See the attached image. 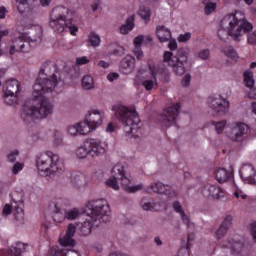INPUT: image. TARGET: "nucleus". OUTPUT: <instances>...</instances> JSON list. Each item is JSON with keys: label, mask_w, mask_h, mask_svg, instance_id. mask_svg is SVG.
<instances>
[{"label": "nucleus", "mask_w": 256, "mask_h": 256, "mask_svg": "<svg viewBox=\"0 0 256 256\" xmlns=\"http://www.w3.org/2000/svg\"><path fill=\"white\" fill-rule=\"evenodd\" d=\"M207 103L210 109H212L216 113H220V115H227V113H229V100L225 99L223 96L219 94L210 96L207 99Z\"/></svg>", "instance_id": "13"}, {"label": "nucleus", "mask_w": 256, "mask_h": 256, "mask_svg": "<svg viewBox=\"0 0 256 256\" xmlns=\"http://www.w3.org/2000/svg\"><path fill=\"white\" fill-rule=\"evenodd\" d=\"M77 65H87L89 63V59H87L85 56H82L80 58H76Z\"/></svg>", "instance_id": "56"}, {"label": "nucleus", "mask_w": 256, "mask_h": 256, "mask_svg": "<svg viewBox=\"0 0 256 256\" xmlns=\"http://www.w3.org/2000/svg\"><path fill=\"white\" fill-rule=\"evenodd\" d=\"M180 111L181 105L179 103L168 104L163 114L164 121H167V123H170L171 125H175V123H177V117H179Z\"/></svg>", "instance_id": "16"}, {"label": "nucleus", "mask_w": 256, "mask_h": 256, "mask_svg": "<svg viewBox=\"0 0 256 256\" xmlns=\"http://www.w3.org/2000/svg\"><path fill=\"white\" fill-rule=\"evenodd\" d=\"M133 53L134 55H136L138 61H141V59H143V50L140 47L134 48Z\"/></svg>", "instance_id": "54"}, {"label": "nucleus", "mask_w": 256, "mask_h": 256, "mask_svg": "<svg viewBox=\"0 0 256 256\" xmlns=\"http://www.w3.org/2000/svg\"><path fill=\"white\" fill-rule=\"evenodd\" d=\"M85 213H87V217L81 227L83 235H90L91 229L99 227L101 223H109L111 221V209L105 199L88 202Z\"/></svg>", "instance_id": "3"}, {"label": "nucleus", "mask_w": 256, "mask_h": 256, "mask_svg": "<svg viewBox=\"0 0 256 256\" xmlns=\"http://www.w3.org/2000/svg\"><path fill=\"white\" fill-rule=\"evenodd\" d=\"M25 247H27L25 243H21V242L16 243V245L10 249L11 256H21V253L25 251Z\"/></svg>", "instance_id": "38"}, {"label": "nucleus", "mask_w": 256, "mask_h": 256, "mask_svg": "<svg viewBox=\"0 0 256 256\" xmlns=\"http://www.w3.org/2000/svg\"><path fill=\"white\" fill-rule=\"evenodd\" d=\"M156 35L160 43H167V41H171V30L165 26H158L156 28Z\"/></svg>", "instance_id": "26"}, {"label": "nucleus", "mask_w": 256, "mask_h": 256, "mask_svg": "<svg viewBox=\"0 0 256 256\" xmlns=\"http://www.w3.org/2000/svg\"><path fill=\"white\" fill-rule=\"evenodd\" d=\"M117 176L118 175L112 174V176L105 181L106 187H110V189H113L114 191H119V182L117 181Z\"/></svg>", "instance_id": "39"}, {"label": "nucleus", "mask_w": 256, "mask_h": 256, "mask_svg": "<svg viewBox=\"0 0 256 256\" xmlns=\"http://www.w3.org/2000/svg\"><path fill=\"white\" fill-rule=\"evenodd\" d=\"M134 21H135V18H133V16H130L126 20V24L121 26L120 33H122V35H127V33H129V31H133V27H135Z\"/></svg>", "instance_id": "33"}, {"label": "nucleus", "mask_w": 256, "mask_h": 256, "mask_svg": "<svg viewBox=\"0 0 256 256\" xmlns=\"http://www.w3.org/2000/svg\"><path fill=\"white\" fill-rule=\"evenodd\" d=\"M76 126L78 128V135H89L91 131H95L93 127L87 122V119L85 118V121L76 123Z\"/></svg>", "instance_id": "30"}, {"label": "nucleus", "mask_w": 256, "mask_h": 256, "mask_svg": "<svg viewBox=\"0 0 256 256\" xmlns=\"http://www.w3.org/2000/svg\"><path fill=\"white\" fill-rule=\"evenodd\" d=\"M170 51H177V40H171L168 44Z\"/></svg>", "instance_id": "57"}, {"label": "nucleus", "mask_w": 256, "mask_h": 256, "mask_svg": "<svg viewBox=\"0 0 256 256\" xmlns=\"http://www.w3.org/2000/svg\"><path fill=\"white\" fill-rule=\"evenodd\" d=\"M36 168L42 177H49L55 173H63L65 166L59 155L46 151L36 157Z\"/></svg>", "instance_id": "7"}, {"label": "nucleus", "mask_w": 256, "mask_h": 256, "mask_svg": "<svg viewBox=\"0 0 256 256\" xmlns=\"http://www.w3.org/2000/svg\"><path fill=\"white\" fill-rule=\"evenodd\" d=\"M100 5H101V1L96 0V1L94 2V4L92 5V11H94V12H95V11H98Z\"/></svg>", "instance_id": "60"}, {"label": "nucleus", "mask_w": 256, "mask_h": 256, "mask_svg": "<svg viewBox=\"0 0 256 256\" xmlns=\"http://www.w3.org/2000/svg\"><path fill=\"white\" fill-rule=\"evenodd\" d=\"M150 189L153 191V193H160V195H165L166 197H169V199H175V197H177L173 187L165 185L162 182L151 184Z\"/></svg>", "instance_id": "17"}, {"label": "nucleus", "mask_w": 256, "mask_h": 256, "mask_svg": "<svg viewBox=\"0 0 256 256\" xmlns=\"http://www.w3.org/2000/svg\"><path fill=\"white\" fill-rule=\"evenodd\" d=\"M66 132H67V135H70V137H77V135H79L77 124L67 126Z\"/></svg>", "instance_id": "46"}, {"label": "nucleus", "mask_w": 256, "mask_h": 256, "mask_svg": "<svg viewBox=\"0 0 256 256\" xmlns=\"http://www.w3.org/2000/svg\"><path fill=\"white\" fill-rule=\"evenodd\" d=\"M212 125L215 127V131L218 135L223 133L225 127H227V121H220V122H212Z\"/></svg>", "instance_id": "43"}, {"label": "nucleus", "mask_w": 256, "mask_h": 256, "mask_svg": "<svg viewBox=\"0 0 256 256\" xmlns=\"http://www.w3.org/2000/svg\"><path fill=\"white\" fill-rule=\"evenodd\" d=\"M35 30L37 31L36 37H30L29 34L20 33L14 38H12V45L9 49L10 55H15L16 53H27V44L30 47H36L43 40V28L41 26H35ZM27 43V44H25Z\"/></svg>", "instance_id": "9"}, {"label": "nucleus", "mask_w": 256, "mask_h": 256, "mask_svg": "<svg viewBox=\"0 0 256 256\" xmlns=\"http://www.w3.org/2000/svg\"><path fill=\"white\" fill-rule=\"evenodd\" d=\"M244 84L248 89L255 87V78L253 77V71L248 70L243 73Z\"/></svg>", "instance_id": "32"}, {"label": "nucleus", "mask_w": 256, "mask_h": 256, "mask_svg": "<svg viewBox=\"0 0 256 256\" xmlns=\"http://www.w3.org/2000/svg\"><path fill=\"white\" fill-rule=\"evenodd\" d=\"M215 9H217V3L207 2V3H205L204 13H205V15H211V13H213V11H215Z\"/></svg>", "instance_id": "45"}, {"label": "nucleus", "mask_w": 256, "mask_h": 256, "mask_svg": "<svg viewBox=\"0 0 256 256\" xmlns=\"http://www.w3.org/2000/svg\"><path fill=\"white\" fill-rule=\"evenodd\" d=\"M77 232V226L75 224L70 223L67 227L65 235L68 237H75V233Z\"/></svg>", "instance_id": "47"}, {"label": "nucleus", "mask_w": 256, "mask_h": 256, "mask_svg": "<svg viewBox=\"0 0 256 256\" xmlns=\"http://www.w3.org/2000/svg\"><path fill=\"white\" fill-rule=\"evenodd\" d=\"M232 225H233V216L231 215L226 216L223 219L220 227L215 233L216 239H223V237L227 235V232L229 231V229H231Z\"/></svg>", "instance_id": "21"}, {"label": "nucleus", "mask_w": 256, "mask_h": 256, "mask_svg": "<svg viewBox=\"0 0 256 256\" xmlns=\"http://www.w3.org/2000/svg\"><path fill=\"white\" fill-rule=\"evenodd\" d=\"M111 173L112 175H118L120 185L127 193H137V191L143 189V184L133 185V180L131 179V176L127 175V172H125L123 164L118 163L114 165L111 169Z\"/></svg>", "instance_id": "10"}, {"label": "nucleus", "mask_w": 256, "mask_h": 256, "mask_svg": "<svg viewBox=\"0 0 256 256\" xmlns=\"http://www.w3.org/2000/svg\"><path fill=\"white\" fill-rule=\"evenodd\" d=\"M46 93L49 92H41L40 95L34 96L32 92L33 103L31 106H24L22 119L28 123L35 119H47L55 111V105L45 97Z\"/></svg>", "instance_id": "5"}, {"label": "nucleus", "mask_w": 256, "mask_h": 256, "mask_svg": "<svg viewBox=\"0 0 256 256\" xmlns=\"http://www.w3.org/2000/svg\"><path fill=\"white\" fill-rule=\"evenodd\" d=\"M58 243L61 245V247H75V239L72 238L71 236H67L64 234L61 236L58 240Z\"/></svg>", "instance_id": "35"}, {"label": "nucleus", "mask_w": 256, "mask_h": 256, "mask_svg": "<svg viewBox=\"0 0 256 256\" xmlns=\"http://www.w3.org/2000/svg\"><path fill=\"white\" fill-rule=\"evenodd\" d=\"M69 200L63 197H57L48 203L49 209H58L63 211V207H67Z\"/></svg>", "instance_id": "28"}, {"label": "nucleus", "mask_w": 256, "mask_h": 256, "mask_svg": "<svg viewBox=\"0 0 256 256\" xmlns=\"http://www.w3.org/2000/svg\"><path fill=\"white\" fill-rule=\"evenodd\" d=\"M70 13L69 8L65 6H57L52 10L49 25L56 33H59V35L69 31L70 35L75 36L77 35V31H79L77 26H69V24H67Z\"/></svg>", "instance_id": "8"}, {"label": "nucleus", "mask_w": 256, "mask_h": 256, "mask_svg": "<svg viewBox=\"0 0 256 256\" xmlns=\"http://www.w3.org/2000/svg\"><path fill=\"white\" fill-rule=\"evenodd\" d=\"M139 16L145 23H149V20L151 19V10L147 7H141L139 10Z\"/></svg>", "instance_id": "42"}, {"label": "nucleus", "mask_w": 256, "mask_h": 256, "mask_svg": "<svg viewBox=\"0 0 256 256\" xmlns=\"http://www.w3.org/2000/svg\"><path fill=\"white\" fill-rule=\"evenodd\" d=\"M65 215L68 221H75V219H78L79 215H81V210H79V208H72L66 210Z\"/></svg>", "instance_id": "37"}, {"label": "nucleus", "mask_w": 256, "mask_h": 256, "mask_svg": "<svg viewBox=\"0 0 256 256\" xmlns=\"http://www.w3.org/2000/svg\"><path fill=\"white\" fill-rule=\"evenodd\" d=\"M226 247L230 249L231 255H241L245 249V244L237 239H228L226 242Z\"/></svg>", "instance_id": "23"}, {"label": "nucleus", "mask_w": 256, "mask_h": 256, "mask_svg": "<svg viewBox=\"0 0 256 256\" xmlns=\"http://www.w3.org/2000/svg\"><path fill=\"white\" fill-rule=\"evenodd\" d=\"M234 197H236V199H247V195H245V193H243V191L237 189L234 192Z\"/></svg>", "instance_id": "55"}, {"label": "nucleus", "mask_w": 256, "mask_h": 256, "mask_svg": "<svg viewBox=\"0 0 256 256\" xmlns=\"http://www.w3.org/2000/svg\"><path fill=\"white\" fill-rule=\"evenodd\" d=\"M82 88L85 91H91L95 89V79L91 75H86L82 78Z\"/></svg>", "instance_id": "31"}, {"label": "nucleus", "mask_w": 256, "mask_h": 256, "mask_svg": "<svg viewBox=\"0 0 256 256\" xmlns=\"http://www.w3.org/2000/svg\"><path fill=\"white\" fill-rule=\"evenodd\" d=\"M163 63H167L169 67H172L173 73L175 75L181 76L185 75V64H187V52L185 50H179L176 56H173V53L170 51H165L163 54V62L155 65L153 60H148L146 68L138 69V73L135 77V83L137 85H142L145 91H153V89H157L159 87L160 81H166L167 77H169V71L167 67Z\"/></svg>", "instance_id": "1"}, {"label": "nucleus", "mask_w": 256, "mask_h": 256, "mask_svg": "<svg viewBox=\"0 0 256 256\" xmlns=\"http://www.w3.org/2000/svg\"><path fill=\"white\" fill-rule=\"evenodd\" d=\"M107 79L108 81L113 82L115 81V79H119V74L117 73L108 74Z\"/></svg>", "instance_id": "58"}, {"label": "nucleus", "mask_w": 256, "mask_h": 256, "mask_svg": "<svg viewBox=\"0 0 256 256\" xmlns=\"http://www.w3.org/2000/svg\"><path fill=\"white\" fill-rule=\"evenodd\" d=\"M135 70V58L133 56H126L120 62V71L123 75H131Z\"/></svg>", "instance_id": "22"}, {"label": "nucleus", "mask_w": 256, "mask_h": 256, "mask_svg": "<svg viewBox=\"0 0 256 256\" xmlns=\"http://www.w3.org/2000/svg\"><path fill=\"white\" fill-rule=\"evenodd\" d=\"M199 59H202V61H207L209 57H211V51L209 49H203L198 53Z\"/></svg>", "instance_id": "48"}, {"label": "nucleus", "mask_w": 256, "mask_h": 256, "mask_svg": "<svg viewBox=\"0 0 256 256\" xmlns=\"http://www.w3.org/2000/svg\"><path fill=\"white\" fill-rule=\"evenodd\" d=\"M29 0H16V3H19L17 9L23 17H33L37 12L35 8H31L28 3Z\"/></svg>", "instance_id": "24"}, {"label": "nucleus", "mask_w": 256, "mask_h": 256, "mask_svg": "<svg viewBox=\"0 0 256 256\" xmlns=\"http://www.w3.org/2000/svg\"><path fill=\"white\" fill-rule=\"evenodd\" d=\"M249 133H251V130L247 124L236 122L231 125L229 139H231V141H236L237 143H243V141L249 137Z\"/></svg>", "instance_id": "14"}, {"label": "nucleus", "mask_w": 256, "mask_h": 256, "mask_svg": "<svg viewBox=\"0 0 256 256\" xmlns=\"http://www.w3.org/2000/svg\"><path fill=\"white\" fill-rule=\"evenodd\" d=\"M68 254L69 256H81V254L75 250H68Z\"/></svg>", "instance_id": "64"}, {"label": "nucleus", "mask_w": 256, "mask_h": 256, "mask_svg": "<svg viewBox=\"0 0 256 256\" xmlns=\"http://www.w3.org/2000/svg\"><path fill=\"white\" fill-rule=\"evenodd\" d=\"M19 156V150H13L8 154V161H10V163L15 162V159H17V157Z\"/></svg>", "instance_id": "52"}, {"label": "nucleus", "mask_w": 256, "mask_h": 256, "mask_svg": "<svg viewBox=\"0 0 256 256\" xmlns=\"http://www.w3.org/2000/svg\"><path fill=\"white\" fill-rule=\"evenodd\" d=\"M109 256H131V255L123 253V252H113Z\"/></svg>", "instance_id": "63"}, {"label": "nucleus", "mask_w": 256, "mask_h": 256, "mask_svg": "<svg viewBox=\"0 0 256 256\" xmlns=\"http://www.w3.org/2000/svg\"><path fill=\"white\" fill-rule=\"evenodd\" d=\"M85 119L87 123L90 124V127L94 129V131L103 125V114L97 109L91 110Z\"/></svg>", "instance_id": "19"}, {"label": "nucleus", "mask_w": 256, "mask_h": 256, "mask_svg": "<svg viewBox=\"0 0 256 256\" xmlns=\"http://www.w3.org/2000/svg\"><path fill=\"white\" fill-rule=\"evenodd\" d=\"M52 211V218L55 223H64L67 219L65 212L59 209H50Z\"/></svg>", "instance_id": "34"}, {"label": "nucleus", "mask_w": 256, "mask_h": 256, "mask_svg": "<svg viewBox=\"0 0 256 256\" xmlns=\"http://www.w3.org/2000/svg\"><path fill=\"white\" fill-rule=\"evenodd\" d=\"M89 41L92 47H99L101 45V38L95 33L90 34Z\"/></svg>", "instance_id": "44"}, {"label": "nucleus", "mask_w": 256, "mask_h": 256, "mask_svg": "<svg viewBox=\"0 0 256 256\" xmlns=\"http://www.w3.org/2000/svg\"><path fill=\"white\" fill-rule=\"evenodd\" d=\"M4 101L6 105H17V93L21 91V83L17 79H9L4 86Z\"/></svg>", "instance_id": "12"}, {"label": "nucleus", "mask_w": 256, "mask_h": 256, "mask_svg": "<svg viewBox=\"0 0 256 256\" xmlns=\"http://www.w3.org/2000/svg\"><path fill=\"white\" fill-rule=\"evenodd\" d=\"M252 31L253 24L245 19V13L236 10L224 16L220 22L218 37L223 40L225 37L229 36L234 41H241L247 33H251Z\"/></svg>", "instance_id": "2"}, {"label": "nucleus", "mask_w": 256, "mask_h": 256, "mask_svg": "<svg viewBox=\"0 0 256 256\" xmlns=\"http://www.w3.org/2000/svg\"><path fill=\"white\" fill-rule=\"evenodd\" d=\"M61 78L57 77V65L45 62L40 69L39 77L33 86V96L39 97L41 93H51L59 85Z\"/></svg>", "instance_id": "4"}, {"label": "nucleus", "mask_w": 256, "mask_h": 256, "mask_svg": "<svg viewBox=\"0 0 256 256\" xmlns=\"http://www.w3.org/2000/svg\"><path fill=\"white\" fill-rule=\"evenodd\" d=\"M222 53H224V55L229 59H233L234 61L237 60V52L231 46H225L222 48Z\"/></svg>", "instance_id": "41"}, {"label": "nucleus", "mask_w": 256, "mask_h": 256, "mask_svg": "<svg viewBox=\"0 0 256 256\" xmlns=\"http://www.w3.org/2000/svg\"><path fill=\"white\" fill-rule=\"evenodd\" d=\"M172 207L176 213H179L183 223L187 225V227H193V223H191V218H189V216L185 214V211H183V207H181V204L178 201L174 202Z\"/></svg>", "instance_id": "27"}, {"label": "nucleus", "mask_w": 256, "mask_h": 256, "mask_svg": "<svg viewBox=\"0 0 256 256\" xmlns=\"http://www.w3.org/2000/svg\"><path fill=\"white\" fill-rule=\"evenodd\" d=\"M98 66H99V67H102V69H107V68L109 67V63H107V62H105V61H103V60H100V61L98 62Z\"/></svg>", "instance_id": "61"}, {"label": "nucleus", "mask_w": 256, "mask_h": 256, "mask_svg": "<svg viewBox=\"0 0 256 256\" xmlns=\"http://www.w3.org/2000/svg\"><path fill=\"white\" fill-rule=\"evenodd\" d=\"M113 111L115 113L116 119L122 123L124 127V133L128 139H133V137H139L137 131H139V114L134 108H129L121 104H116L113 106Z\"/></svg>", "instance_id": "6"}, {"label": "nucleus", "mask_w": 256, "mask_h": 256, "mask_svg": "<svg viewBox=\"0 0 256 256\" xmlns=\"http://www.w3.org/2000/svg\"><path fill=\"white\" fill-rule=\"evenodd\" d=\"M189 39H191V33L190 32L180 34L179 37H178L179 43H187V41H189Z\"/></svg>", "instance_id": "50"}, {"label": "nucleus", "mask_w": 256, "mask_h": 256, "mask_svg": "<svg viewBox=\"0 0 256 256\" xmlns=\"http://www.w3.org/2000/svg\"><path fill=\"white\" fill-rule=\"evenodd\" d=\"M23 167H25V164L21 163V162H16L14 165H13V168H12V172L14 175H17V173H19L20 171H23Z\"/></svg>", "instance_id": "49"}, {"label": "nucleus", "mask_w": 256, "mask_h": 256, "mask_svg": "<svg viewBox=\"0 0 256 256\" xmlns=\"http://www.w3.org/2000/svg\"><path fill=\"white\" fill-rule=\"evenodd\" d=\"M75 155L77 159H87V157H91V153L89 152V146H87V140L84 141L75 151Z\"/></svg>", "instance_id": "29"}, {"label": "nucleus", "mask_w": 256, "mask_h": 256, "mask_svg": "<svg viewBox=\"0 0 256 256\" xmlns=\"http://www.w3.org/2000/svg\"><path fill=\"white\" fill-rule=\"evenodd\" d=\"M141 205L144 211H153L155 209V202L151 198H143Z\"/></svg>", "instance_id": "40"}, {"label": "nucleus", "mask_w": 256, "mask_h": 256, "mask_svg": "<svg viewBox=\"0 0 256 256\" xmlns=\"http://www.w3.org/2000/svg\"><path fill=\"white\" fill-rule=\"evenodd\" d=\"M86 142V147L89 149L91 159H95V157H101V155H105V153H107V142L97 138L87 139Z\"/></svg>", "instance_id": "15"}, {"label": "nucleus", "mask_w": 256, "mask_h": 256, "mask_svg": "<svg viewBox=\"0 0 256 256\" xmlns=\"http://www.w3.org/2000/svg\"><path fill=\"white\" fill-rule=\"evenodd\" d=\"M13 213L16 221H23L25 213L23 212V195L17 192L12 194L11 205L6 204L3 208V215L7 217Z\"/></svg>", "instance_id": "11"}, {"label": "nucleus", "mask_w": 256, "mask_h": 256, "mask_svg": "<svg viewBox=\"0 0 256 256\" xmlns=\"http://www.w3.org/2000/svg\"><path fill=\"white\" fill-rule=\"evenodd\" d=\"M215 179L216 181L220 183H227L229 179L233 178V170L232 169H225V168H218L215 173Z\"/></svg>", "instance_id": "25"}, {"label": "nucleus", "mask_w": 256, "mask_h": 256, "mask_svg": "<svg viewBox=\"0 0 256 256\" xmlns=\"http://www.w3.org/2000/svg\"><path fill=\"white\" fill-rule=\"evenodd\" d=\"M145 39V37L143 35H139L137 37L134 38L133 43H134V47H140L141 45H143V40Z\"/></svg>", "instance_id": "51"}, {"label": "nucleus", "mask_w": 256, "mask_h": 256, "mask_svg": "<svg viewBox=\"0 0 256 256\" xmlns=\"http://www.w3.org/2000/svg\"><path fill=\"white\" fill-rule=\"evenodd\" d=\"M6 13L7 9H5V7H0V19H5Z\"/></svg>", "instance_id": "62"}, {"label": "nucleus", "mask_w": 256, "mask_h": 256, "mask_svg": "<svg viewBox=\"0 0 256 256\" xmlns=\"http://www.w3.org/2000/svg\"><path fill=\"white\" fill-rule=\"evenodd\" d=\"M202 195L207 199H221V197H224L225 192L221 187L215 184H209L202 190Z\"/></svg>", "instance_id": "18"}, {"label": "nucleus", "mask_w": 256, "mask_h": 256, "mask_svg": "<svg viewBox=\"0 0 256 256\" xmlns=\"http://www.w3.org/2000/svg\"><path fill=\"white\" fill-rule=\"evenodd\" d=\"M242 179L248 181L251 185H256V172L252 165L246 164L240 169Z\"/></svg>", "instance_id": "20"}, {"label": "nucleus", "mask_w": 256, "mask_h": 256, "mask_svg": "<svg viewBox=\"0 0 256 256\" xmlns=\"http://www.w3.org/2000/svg\"><path fill=\"white\" fill-rule=\"evenodd\" d=\"M191 85V76L186 74L182 79V87H189Z\"/></svg>", "instance_id": "53"}, {"label": "nucleus", "mask_w": 256, "mask_h": 256, "mask_svg": "<svg viewBox=\"0 0 256 256\" xmlns=\"http://www.w3.org/2000/svg\"><path fill=\"white\" fill-rule=\"evenodd\" d=\"M69 249L63 248V246H53L50 249V256H67Z\"/></svg>", "instance_id": "36"}, {"label": "nucleus", "mask_w": 256, "mask_h": 256, "mask_svg": "<svg viewBox=\"0 0 256 256\" xmlns=\"http://www.w3.org/2000/svg\"><path fill=\"white\" fill-rule=\"evenodd\" d=\"M249 99H256V88H250L248 92Z\"/></svg>", "instance_id": "59"}]
</instances>
